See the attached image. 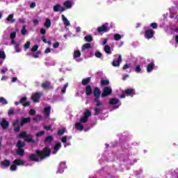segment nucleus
Instances as JSON below:
<instances>
[{
    "mask_svg": "<svg viewBox=\"0 0 178 178\" xmlns=\"http://www.w3.org/2000/svg\"><path fill=\"white\" fill-rule=\"evenodd\" d=\"M175 178H178V169L175 171V176H174Z\"/></svg>",
    "mask_w": 178,
    "mask_h": 178,
    "instance_id": "774afa93",
    "label": "nucleus"
},
{
    "mask_svg": "<svg viewBox=\"0 0 178 178\" xmlns=\"http://www.w3.org/2000/svg\"><path fill=\"white\" fill-rule=\"evenodd\" d=\"M104 51L106 52V54H107V55H111V54H112V49L109 45H105L104 47Z\"/></svg>",
    "mask_w": 178,
    "mask_h": 178,
    "instance_id": "2f4dec72",
    "label": "nucleus"
},
{
    "mask_svg": "<svg viewBox=\"0 0 178 178\" xmlns=\"http://www.w3.org/2000/svg\"><path fill=\"white\" fill-rule=\"evenodd\" d=\"M118 159L127 162V165H134L137 162V159H134V156L131 155L129 150L126 151L124 154H121Z\"/></svg>",
    "mask_w": 178,
    "mask_h": 178,
    "instance_id": "7ed1b4c3",
    "label": "nucleus"
},
{
    "mask_svg": "<svg viewBox=\"0 0 178 178\" xmlns=\"http://www.w3.org/2000/svg\"><path fill=\"white\" fill-rule=\"evenodd\" d=\"M91 116V111H86L83 113V116L80 119V122L75 124V129L79 131H83L84 130V125L83 124L87 123L88 122V118Z\"/></svg>",
    "mask_w": 178,
    "mask_h": 178,
    "instance_id": "f03ea898",
    "label": "nucleus"
},
{
    "mask_svg": "<svg viewBox=\"0 0 178 178\" xmlns=\"http://www.w3.org/2000/svg\"><path fill=\"white\" fill-rule=\"evenodd\" d=\"M6 80H8V76H3L1 78V81H6Z\"/></svg>",
    "mask_w": 178,
    "mask_h": 178,
    "instance_id": "e2e57ef3",
    "label": "nucleus"
},
{
    "mask_svg": "<svg viewBox=\"0 0 178 178\" xmlns=\"http://www.w3.org/2000/svg\"><path fill=\"white\" fill-rule=\"evenodd\" d=\"M61 147H62V144H60V143H56V145L51 148V150H52L51 154H56V152H58Z\"/></svg>",
    "mask_w": 178,
    "mask_h": 178,
    "instance_id": "412c9836",
    "label": "nucleus"
},
{
    "mask_svg": "<svg viewBox=\"0 0 178 178\" xmlns=\"http://www.w3.org/2000/svg\"><path fill=\"white\" fill-rule=\"evenodd\" d=\"M0 104L2 105H8V101L4 97H0Z\"/></svg>",
    "mask_w": 178,
    "mask_h": 178,
    "instance_id": "37998d69",
    "label": "nucleus"
},
{
    "mask_svg": "<svg viewBox=\"0 0 178 178\" xmlns=\"http://www.w3.org/2000/svg\"><path fill=\"white\" fill-rule=\"evenodd\" d=\"M30 45H31V43L30 42V41H28L27 42H26L24 47V51H27V49L30 48Z\"/></svg>",
    "mask_w": 178,
    "mask_h": 178,
    "instance_id": "c03bdc74",
    "label": "nucleus"
},
{
    "mask_svg": "<svg viewBox=\"0 0 178 178\" xmlns=\"http://www.w3.org/2000/svg\"><path fill=\"white\" fill-rule=\"evenodd\" d=\"M150 27H152V29H158V24L155 22L152 23L150 24Z\"/></svg>",
    "mask_w": 178,
    "mask_h": 178,
    "instance_id": "5fc2aeb1",
    "label": "nucleus"
},
{
    "mask_svg": "<svg viewBox=\"0 0 178 178\" xmlns=\"http://www.w3.org/2000/svg\"><path fill=\"white\" fill-rule=\"evenodd\" d=\"M27 33V30H26V26H24L21 30V34H22V35H26Z\"/></svg>",
    "mask_w": 178,
    "mask_h": 178,
    "instance_id": "8fccbe9b",
    "label": "nucleus"
},
{
    "mask_svg": "<svg viewBox=\"0 0 178 178\" xmlns=\"http://www.w3.org/2000/svg\"><path fill=\"white\" fill-rule=\"evenodd\" d=\"M109 104L113 105V109H118L122 105V102L117 98H112L109 101Z\"/></svg>",
    "mask_w": 178,
    "mask_h": 178,
    "instance_id": "9d476101",
    "label": "nucleus"
},
{
    "mask_svg": "<svg viewBox=\"0 0 178 178\" xmlns=\"http://www.w3.org/2000/svg\"><path fill=\"white\" fill-rule=\"evenodd\" d=\"M95 102L96 103V107L95 108V115H99V113L104 111V106L99 99H95Z\"/></svg>",
    "mask_w": 178,
    "mask_h": 178,
    "instance_id": "39448f33",
    "label": "nucleus"
},
{
    "mask_svg": "<svg viewBox=\"0 0 178 178\" xmlns=\"http://www.w3.org/2000/svg\"><path fill=\"white\" fill-rule=\"evenodd\" d=\"M65 9H70L73 6V3L70 1H66L63 3Z\"/></svg>",
    "mask_w": 178,
    "mask_h": 178,
    "instance_id": "c85d7f7f",
    "label": "nucleus"
},
{
    "mask_svg": "<svg viewBox=\"0 0 178 178\" xmlns=\"http://www.w3.org/2000/svg\"><path fill=\"white\" fill-rule=\"evenodd\" d=\"M66 131V128H63L62 129H59L58 131V136H63V134H65V132Z\"/></svg>",
    "mask_w": 178,
    "mask_h": 178,
    "instance_id": "79ce46f5",
    "label": "nucleus"
},
{
    "mask_svg": "<svg viewBox=\"0 0 178 178\" xmlns=\"http://www.w3.org/2000/svg\"><path fill=\"white\" fill-rule=\"evenodd\" d=\"M94 96L95 97V99H99L101 96V89L99 88H95L93 90Z\"/></svg>",
    "mask_w": 178,
    "mask_h": 178,
    "instance_id": "4be33fe9",
    "label": "nucleus"
},
{
    "mask_svg": "<svg viewBox=\"0 0 178 178\" xmlns=\"http://www.w3.org/2000/svg\"><path fill=\"white\" fill-rule=\"evenodd\" d=\"M13 126L15 131H20V121L19 120L13 122Z\"/></svg>",
    "mask_w": 178,
    "mask_h": 178,
    "instance_id": "a878e982",
    "label": "nucleus"
},
{
    "mask_svg": "<svg viewBox=\"0 0 178 178\" xmlns=\"http://www.w3.org/2000/svg\"><path fill=\"white\" fill-rule=\"evenodd\" d=\"M86 95H90L91 94H92V88L91 87V86L88 85L86 88Z\"/></svg>",
    "mask_w": 178,
    "mask_h": 178,
    "instance_id": "7c9ffc66",
    "label": "nucleus"
},
{
    "mask_svg": "<svg viewBox=\"0 0 178 178\" xmlns=\"http://www.w3.org/2000/svg\"><path fill=\"white\" fill-rule=\"evenodd\" d=\"M1 165L3 166V168H8V166H10V161L9 160H4L1 161Z\"/></svg>",
    "mask_w": 178,
    "mask_h": 178,
    "instance_id": "72a5a7b5",
    "label": "nucleus"
},
{
    "mask_svg": "<svg viewBox=\"0 0 178 178\" xmlns=\"http://www.w3.org/2000/svg\"><path fill=\"white\" fill-rule=\"evenodd\" d=\"M95 56H96V58H102V53L99 51H96L95 53Z\"/></svg>",
    "mask_w": 178,
    "mask_h": 178,
    "instance_id": "3c124183",
    "label": "nucleus"
},
{
    "mask_svg": "<svg viewBox=\"0 0 178 178\" xmlns=\"http://www.w3.org/2000/svg\"><path fill=\"white\" fill-rule=\"evenodd\" d=\"M1 74H5V73L6 72H8V68L7 67H5V68H3L1 70Z\"/></svg>",
    "mask_w": 178,
    "mask_h": 178,
    "instance_id": "4d7b16f0",
    "label": "nucleus"
},
{
    "mask_svg": "<svg viewBox=\"0 0 178 178\" xmlns=\"http://www.w3.org/2000/svg\"><path fill=\"white\" fill-rule=\"evenodd\" d=\"M123 37H124V35H120L119 33L114 34V35H113V38H114L115 41H119V40H122V38H123Z\"/></svg>",
    "mask_w": 178,
    "mask_h": 178,
    "instance_id": "c9c22d12",
    "label": "nucleus"
},
{
    "mask_svg": "<svg viewBox=\"0 0 178 178\" xmlns=\"http://www.w3.org/2000/svg\"><path fill=\"white\" fill-rule=\"evenodd\" d=\"M2 129H8L9 127V122H8L5 118H3L0 123Z\"/></svg>",
    "mask_w": 178,
    "mask_h": 178,
    "instance_id": "393cba45",
    "label": "nucleus"
},
{
    "mask_svg": "<svg viewBox=\"0 0 178 178\" xmlns=\"http://www.w3.org/2000/svg\"><path fill=\"white\" fill-rule=\"evenodd\" d=\"M53 9L54 10V12H65V10H66V8H65V7H62V6H60V4H56L53 7Z\"/></svg>",
    "mask_w": 178,
    "mask_h": 178,
    "instance_id": "6ab92c4d",
    "label": "nucleus"
},
{
    "mask_svg": "<svg viewBox=\"0 0 178 178\" xmlns=\"http://www.w3.org/2000/svg\"><path fill=\"white\" fill-rule=\"evenodd\" d=\"M41 95H42V93L33 94L31 97L33 102H38L40 101V98H41Z\"/></svg>",
    "mask_w": 178,
    "mask_h": 178,
    "instance_id": "5701e85b",
    "label": "nucleus"
},
{
    "mask_svg": "<svg viewBox=\"0 0 178 178\" xmlns=\"http://www.w3.org/2000/svg\"><path fill=\"white\" fill-rule=\"evenodd\" d=\"M17 166H27V165L26 164V163L24 161H22L20 159H15L13 161V164L11 165L10 170L12 172H15V171L17 170Z\"/></svg>",
    "mask_w": 178,
    "mask_h": 178,
    "instance_id": "20e7f679",
    "label": "nucleus"
},
{
    "mask_svg": "<svg viewBox=\"0 0 178 178\" xmlns=\"http://www.w3.org/2000/svg\"><path fill=\"white\" fill-rule=\"evenodd\" d=\"M102 86H108L109 84L108 80H102L101 81Z\"/></svg>",
    "mask_w": 178,
    "mask_h": 178,
    "instance_id": "de8ad7c7",
    "label": "nucleus"
},
{
    "mask_svg": "<svg viewBox=\"0 0 178 178\" xmlns=\"http://www.w3.org/2000/svg\"><path fill=\"white\" fill-rule=\"evenodd\" d=\"M8 22H10V23H15V22H16V20L13 19V14H10L8 15L6 19V23H8Z\"/></svg>",
    "mask_w": 178,
    "mask_h": 178,
    "instance_id": "4c0bfd02",
    "label": "nucleus"
},
{
    "mask_svg": "<svg viewBox=\"0 0 178 178\" xmlns=\"http://www.w3.org/2000/svg\"><path fill=\"white\" fill-rule=\"evenodd\" d=\"M155 34V31L152 29H147L145 32V38H147V40H151L154 37V35Z\"/></svg>",
    "mask_w": 178,
    "mask_h": 178,
    "instance_id": "f3484780",
    "label": "nucleus"
},
{
    "mask_svg": "<svg viewBox=\"0 0 178 178\" xmlns=\"http://www.w3.org/2000/svg\"><path fill=\"white\" fill-rule=\"evenodd\" d=\"M146 63V70L147 73H152V72L154 71V69H155V60L153 59H147Z\"/></svg>",
    "mask_w": 178,
    "mask_h": 178,
    "instance_id": "423d86ee",
    "label": "nucleus"
},
{
    "mask_svg": "<svg viewBox=\"0 0 178 178\" xmlns=\"http://www.w3.org/2000/svg\"><path fill=\"white\" fill-rule=\"evenodd\" d=\"M6 58V54H5V51H0V66H2L3 63V60H5Z\"/></svg>",
    "mask_w": 178,
    "mask_h": 178,
    "instance_id": "cd10ccee",
    "label": "nucleus"
},
{
    "mask_svg": "<svg viewBox=\"0 0 178 178\" xmlns=\"http://www.w3.org/2000/svg\"><path fill=\"white\" fill-rule=\"evenodd\" d=\"M41 115H38L36 118H33V120H35V122H40V120H41Z\"/></svg>",
    "mask_w": 178,
    "mask_h": 178,
    "instance_id": "6e6d98bb",
    "label": "nucleus"
},
{
    "mask_svg": "<svg viewBox=\"0 0 178 178\" xmlns=\"http://www.w3.org/2000/svg\"><path fill=\"white\" fill-rule=\"evenodd\" d=\"M17 155H19V156H23L24 155V149H23V147H24V143L19 140L18 143H17Z\"/></svg>",
    "mask_w": 178,
    "mask_h": 178,
    "instance_id": "1a4fd4ad",
    "label": "nucleus"
},
{
    "mask_svg": "<svg viewBox=\"0 0 178 178\" xmlns=\"http://www.w3.org/2000/svg\"><path fill=\"white\" fill-rule=\"evenodd\" d=\"M10 38L11 40V44L15 45V52H20L22 49L20 47H19V44H16V42H15V38H16V32L11 33L10 35Z\"/></svg>",
    "mask_w": 178,
    "mask_h": 178,
    "instance_id": "0eeeda50",
    "label": "nucleus"
},
{
    "mask_svg": "<svg viewBox=\"0 0 178 178\" xmlns=\"http://www.w3.org/2000/svg\"><path fill=\"white\" fill-rule=\"evenodd\" d=\"M44 118H49V115H51V106H47L44 110Z\"/></svg>",
    "mask_w": 178,
    "mask_h": 178,
    "instance_id": "bb28decb",
    "label": "nucleus"
},
{
    "mask_svg": "<svg viewBox=\"0 0 178 178\" xmlns=\"http://www.w3.org/2000/svg\"><path fill=\"white\" fill-rule=\"evenodd\" d=\"M29 115H35V111L34 109H31L30 111H29Z\"/></svg>",
    "mask_w": 178,
    "mask_h": 178,
    "instance_id": "bf43d9fd",
    "label": "nucleus"
},
{
    "mask_svg": "<svg viewBox=\"0 0 178 178\" xmlns=\"http://www.w3.org/2000/svg\"><path fill=\"white\" fill-rule=\"evenodd\" d=\"M61 18L65 27H69V26H70V22L69 19H67V18L64 15H61Z\"/></svg>",
    "mask_w": 178,
    "mask_h": 178,
    "instance_id": "b1692460",
    "label": "nucleus"
},
{
    "mask_svg": "<svg viewBox=\"0 0 178 178\" xmlns=\"http://www.w3.org/2000/svg\"><path fill=\"white\" fill-rule=\"evenodd\" d=\"M54 48H58L59 47V42H56L53 44Z\"/></svg>",
    "mask_w": 178,
    "mask_h": 178,
    "instance_id": "680f3d73",
    "label": "nucleus"
},
{
    "mask_svg": "<svg viewBox=\"0 0 178 178\" xmlns=\"http://www.w3.org/2000/svg\"><path fill=\"white\" fill-rule=\"evenodd\" d=\"M40 33L44 35L45 33H47V30H45V29H41Z\"/></svg>",
    "mask_w": 178,
    "mask_h": 178,
    "instance_id": "0e129e2a",
    "label": "nucleus"
},
{
    "mask_svg": "<svg viewBox=\"0 0 178 178\" xmlns=\"http://www.w3.org/2000/svg\"><path fill=\"white\" fill-rule=\"evenodd\" d=\"M91 81V78L90 77H88L86 79H83L82 80V85L83 86H87V84H88V83H90Z\"/></svg>",
    "mask_w": 178,
    "mask_h": 178,
    "instance_id": "a19ab883",
    "label": "nucleus"
},
{
    "mask_svg": "<svg viewBox=\"0 0 178 178\" xmlns=\"http://www.w3.org/2000/svg\"><path fill=\"white\" fill-rule=\"evenodd\" d=\"M39 22L40 21H38V19H33V24H35V26H38Z\"/></svg>",
    "mask_w": 178,
    "mask_h": 178,
    "instance_id": "13d9d810",
    "label": "nucleus"
},
{
    "mask_svg": "<svg viewBox=\"0 0 178 178\" xmlns=\"http://www.w3.org/2000/svg\"><path fill=\"white\" fill-rule=\"evenodd\" d=\"M53 140H54V137L51 136H49L45 138L44 143H45V144H51V143H52Z\"/></svg>",
    "mask_w": 178,
    "mask_h": 178,
    "instance_id": "f704fd0d",
    "label": "nucleus"
},
{
    "mask_svg": "<svg viewBox=\"0 0 178 178\" xmlns=\"http://www.w3.org/2000/svg\"><path fill=\"white\" fill-rule=\"evenodd\" d=\"M38 45H35L32 47L31 49V52H36V51H38Z\"/></svg>",
    "mask_w": 178,
    "mask_h": 178,
    "instance_id": "864d4df0",
    "label": "nucleus"
},
{
    "mask_svg": "<svg viewBox=\"0 0 178 178\" xmlns=\"http://www.w3.org/2000/svg\"><path fill=\"white\" fill-rule=\"evenodd\" d=\"M120 63H122V55H119L118 58L117 60H114L112 65L114 67H118L120 66Z\"/></svg>",
    "mask_w": 178,
    "mask_h": 178,
    "instance_id": "aec40b11",
    "label": "nucleus"
},
{
    "mask_svg": "<svg viewBox=\"0 0 178 178\" xmlns=\"http://www.w3.org/2000/svg\"><path fill=\"white\" fill-rule=\"evenodd\" d=\"M35 2H33L31 5H30V8H35Z\"/></svg>",
    "mask_w": 178,
    "mask_h": 178,
    "instance_id": "338daca9",
    "label": "nucleus"
},
{
    "mask_svg": "<svg viewBox=\"0 0 178 178\" xmlns=\"http://www.w3.org/2000/svg\"><path fill=\"white\" fill-rule=\"evenodd\" d=\"M130 64H125L122 68V70H127V72H128V73H131V70L130 69Z\"/></svg>",
    "mask_w": 178,
    "mask_h": 178,
    "instance_id": "58836bf2",
    "label": "nucleus"
},
{
    "mask_svg": "<svg viewBox=\"0 0 178 178\" xmlns=\"http://www.w3.org/2000/svg\"><path fill=\"white\" fill-rule=\"evenodd\" d=\"M109 30V23L107 22L97 29V31H98V33H108Z\"/></svg>",
    "mask_w": 178,
    "mask_h": 178,
    "instance_id": "9b49d317",
    "label": "nucleus"
},
{
    "mask_svg": "<svg viewBox=\"0 0 178 178\" xmlns=\"http://www.w3.org/2000/svg\"><path fill=\"white\" fill-rule=\"evenodd\" d=\"M112 94V88L111 87H105L103 89V92L101 95V97L103 98L105 97H108V95H111Z\"/></svg>",
    "mask_w": 178,
    "mask_h": 178,
    "instance_id": "2eb2a0df",
    "label": "nucleus"
},
{
    "mask_svg": "<svg viewBox=\"0 0 178 178\" xmlns=\"http://www.w3.org/2000/svg\"><path fill=\"white\" fill-rule=\"evenodd\" d=\"M61 142L63 143L65 148H66V147H69L70 145H71L70 143V140H72V136H63L61 138Z\"/></svg>",
    "mask_w": 178,
    "mask_h": 178,
    "instance_id": "f8f14e48",
    "label": "nucleus"
},
{
    "mask_svg": "<svg viewBox=\"0 0 178 178\" xmlns=\"http://www.w3.org/2000/svg\"><path fill=\"white\" fill-rule=\"evenodd\" d=\"M90 48H91V45L90 44V43H86V44H83L82 47L83 51H84V49H88Z\"/></svg>",
    "mask_w": 178,
    "mask_h": 178,
    "instance_id": "a18cd8bd",
    "label": "nucleus"
},
{
    "mask_svg": "<svg viewBox=\"0 0 178 178\" xmlns=\"http://www.w3.org/2000/svg\"><path fill=\"white\" fill-rule=\"evenodd\" d=\"M108 44V39L106 38H102V45H106Z\"/></svg>",
    "mask_w": 178,
    "mask_h": 178,
    "instance_id": "603ef678",
    "label": "nucleus"
},
{
    "mask_svg": "<svg viewBox=\"0 0 178 178\" xmlns=\"http://www.w3.org/2000/svg\"><path fill=\"white\" fill-rule=\"evenodd\" d=\"M136 95V91L134 89H127L122 91V93L120 96L121 99L126 98L127 97H133Z\"/></svg>",
    "mask_w": 178,
    "mask_h": 178,
    "instance_id": "6e6552de",
    "label": "nucleus"
},
{
    "mask_svg": "<svg viewBox=\"0 0 178 178\" xmlns=\"http://www.w3.org/2000/svg\"><path fill=\"white\" fill-rule=\"evenodd\" d=\"M81 52H80V50L76 49L74 51V59L76 62H81L83 60V58H81Z\"/></svg>",
    "mask_w": 178,
    "mask_h": 178,
    "instance_id": "ddd939ff",
    "label": "nucleus"
},
{
    "mask_svg": "<svg viewBox=\"0 0 178 178\" xmlns=\"http://www.w3.org/2000/svg\"><path fill=\"white\" fill-rule=\"evenodd\" d=\"M67 166H66V161H61L59 163L57 173H63L65 172V169H66Z\"/></svg>",
    "mask_w": 178,
    "mask_h": 178,
    "instance_id": "dca6fc26",
    "label": "nucleus"
},
{
    "mask_svg": "<svg viewBox=\"0 0 178 178\" xmlns=\"http://www.w3.org/2000/svg\"><path fill=\"white\" fill-rule=\"evenodd\" d=\"M51 155V149L48 147H44L43 151L37 150L36 154H31L29 156L30 161H34L35 162H40L42 161V159H45V158H48Z\"/></svg>",
    "mask_w": 178,
    "mask_h": 178,
    "instance_id": "f257e3e1",
    "label": "nucleus"
},
{
    "mask_svg": "<svg viewBox=\"0 0 178 178\" xmlns=\"http://www.w3.org/2000/svg\"><path fill=\"white\" fill-rule=\"evenodd\" d=\"M42 40L43 42H44L45 44H48V42L47 41V39L45 38V36H42Z\"/></svg>",
    "mask_w": 178,
    "mask_h": 178,
    "instance_id": "69168bd1",
    "label": "nucleus"
},
{
    "mask_svg": "<svg viewBox=\"0 0 178 178\" xmlns=\"http://www.w3.org/2000/svg\"><path fill=\"white\" fill-rule=\"evenodd\" d=\"M19 138H24L25 141H28L30 143L31 140H33V136L31 135H27V134L24 131L21 132L19 135Z\"/></svg>",
    "mask_w": 178,
    "mask_h": 178,
    "instance_id": "4468645a",
    "label": "nucleus"
},
{
    "mask_svg": "<svg viewBox=\"0 0 178 178\" xmlns=\"http://www.w3.org/2000/svg\"><path fill=\"white\" fill-rule=\"evenodd\" d=\"M26 100H27V97H24L21 99L20 102L21 104H22V102H26Z\"/></svg>",
    "mask_w": 178,
    "mask_h": 178,
    "instance_id": "052dcab7",
    "label": "nucleus"
},
{
    "mask_svg": "<svg viewBox=\"0 0 178 178\" xmlns=\"http://www.w3.org/2000/svg\"><path fill=\"white\" fill-rule=\"evenodd\" d=\"M51 19H49V18H47L44 22V27H46V29H49V27H51Z\"/></svg>",
    "mask_w": 178,
    "mask_h": 178,
    "instance_id": "ea45409f",
    "label": "nucleus"
},
{
    "mask_svg": "<svg viewBox=\"0 0 178 178\" xmlns=\"http://www.w3.org/2000/svg\"><path fill=\"white\" fill-rule=\"evenodd\" d=\"M142 70L143 67L141 66V64H138L135 65L134 72H136V73H142Z\"/></svg>",
    "mask_w": 178,
    "mask_h": 178,
    "instance_id": "c756f323",
    "label": "nucleus"
},
{
    "mask_svg": "<svg viewBox=\"0 0 178 178\" xmlns=\"http://www.w3.org/2000/svg\"><path fill=\"white\" fill-rule=\"evenodd\" d=\"M68 86L69 83H66L65 85L58 87L57 89V92L61 95L65 94L66 92V89L67 88Z\"/></svg>",
    "mask_w": 178,
    "mask_h": 178,
    "instance_id": "a211bd4d",
    "label": "nucleus"
},
{
    "mask_svg": "<svg viewBox=\"0 0 178 178\" xmlns=\"http://www.w3.org/2000/svg\"><path fill=\"white\" fill-rule=\"evenodd\" d=\"M42 88L47 89V88H51V82L49 81H45L43 83H42Z\"/></svg>",
    "mask_w": 178,
    "mask_h": 178,
    "instance_id": "e433bc0d",
    "label": "nucleus"
},
{
    "mask_svg": "<svg viewBox=\"0 0 178 178\" xmlns=\"http://www.w3.org/2000/svg\"><path fill=\"white\" fill-rule=\"evenodd\" d=\"M45 134V132L44 131H41L40 132L36 133V137H42Z\"/></svg>",
    "mask_w": 178,
    "mask_h": 178,
    "instance_id": "09e8293b",
    "label": "nucleus"
},
{
    "mask_svg": "<svg viewBox=\"0 0 178 178\" xmlns=\"http://www.w3.org/2000/svg\"><path fill=\"white\" fill-rule=\"evenodd\" d=\"M84 40L88 41V42H91V41H92V35H87L84 38Z\"/></svg>",
    "mask_w": 178,
    "mask_h": 178,
    "instance_id": "49530a36",
    "label": "nucleus"
},
{
    "mask_svg": "<svg viewBox=\"0 0 178 178\" xmlns=\"http://www.w3.org/2000/svg\"><path fill=\"white\" fill-rule=\"evenodd\" d=\"M31 121V118L30 117H28L27 118H22L20 125L23 126V124H26V123H30Z\"/></svg>",
    "mask_w": 178,
    "mask_h": 178,
    "instance_id": "473e14b6",
    "label": "nucleus"
}]
</instances>
